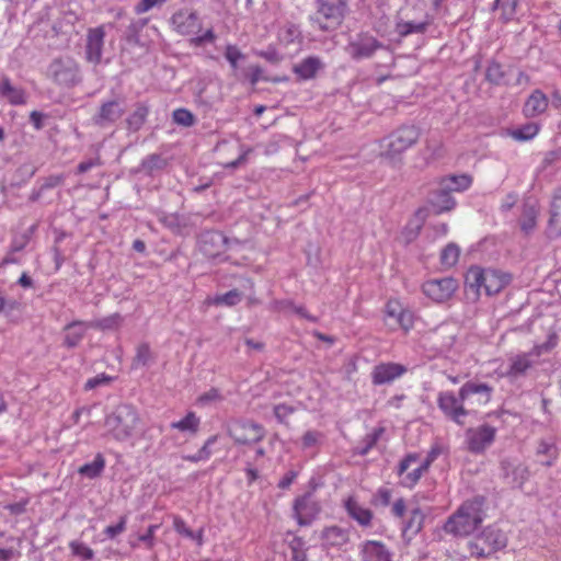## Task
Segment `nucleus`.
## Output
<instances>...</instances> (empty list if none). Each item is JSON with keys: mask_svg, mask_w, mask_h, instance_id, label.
Wrapping results in <instances>:
<instances>
[{"mask_svg": "<svg viewBox=\"0 0 561 561\" xmlns=\"http://www.w3.org/2000/svg\"><path fill=\"white\" fill-rule=\"evenodd\" d=\"M546 233L550 239L561 236V195L553 196L551 201Z\"/></svg>", "mask_w": 561, "mask_h": 561, "instance_id": "c756f323", "label": "nucleus"}, {"mask_svg": "<svg viewBox=\"0 0 561 561\" xmlns=\"http://www.w3.org/2000/svg\"><path fill=\"white\" fill-rule=\"evenodd\" d=\"M559 456L558 447L552 440L541 439L536 448V457L539 463L551 467L556 463Z\"/></svg>", "mask_w": 561, "mask_h": 561, "instance_id": "7c9ffc66", "label": "nucleus"}, {"mask_svg": "<svg viewBox=\"0 0 561 561\" xmlns=\"http://www.w3.org/2000/svg\"><path fill=\"white\" fill-rule=\"evenodd\" d=\"M167 2V0H140L134 8L136 14H142L154 7H161Z\"/></svg>", "mask_w": 561, "mask_h": 561, "instance_id": "5fc2aeb1", "label": "nucleus"}, {"mask_svg": "<svg viewBox=\"0 0 561 561\" xmlns=\"http://www.w3.org/2000/svg\"><path fill=\"white\" fill-rule=\"evenodd\" d=\"M170 426L171 428L194 435L198 431L199 419L194 412H188L185 417L180 421L172 422Z\"/></svg>", "mask_w": 561, "mask_h": 561, "instance_id": "f704fd0d", "label": "nucleus"}, {"mask_svg": "<svg viewBox=\"0 0 561 561\" xmlns=\"http://www.w3.org/2000/svg\"><path fill=\"white\" fill-rule=\"evenodd\" d=\"M225 57L229 61L231 68L236 70L238 68L239 60L243 59L244 55L237 46L228 45L225 50Z\"/></svg>", "mask_w": 561, "mask_h": 561, "instance_id": "3c124183", "label": "nucleus"}, {"mask_svg": "<svg viewBox=\"0 0 561 561\" xmlns=\"http://www.w3.org/2000/svg\"><path fill=\"white\" fill-rule=\"evenodd\" d=\"M459 260V248H443L440 263L444 267H453Z\"/></svg>", "mask_w": 561, "mask_h": 561, "instance_id": "49530a36", "label": "nucleus"}, {"mask_svg": "<svg viewBox=\"0 0 561 561\" xmlns=\"http://www.w3.org/2000/svg\"><path fill=\"white\" fill-rule=\"evenodd\" d=\"M323 434L319 431H307L301 437L304 450L317 448L323 440Z\"/></svg>", "mask_w": 561, "mask_h": 561, "instance_id": "ea45409f", "label": "nucleus"}, {"mask_svg": "<svg viewBox=\"0 0 561 561\" xmlns=\"http://www.w3.org/2000/svg\"><path fill=\"white\" fill-rule=\"evenodd\" d=\"M401 306L397 301H389L386 306V316L388 319L393 320L396 323L400 312H402Z\"/></svg>", "mask_w": 561, "mask_h": 561, "instance_id": "774afa93", "label": "nucleus"}, {"mask_svg": "<svg viewBox=\"0 0 561 561\" xmlns=\"http://www.w3.org/2000/svg\"><path fill=\"white\" fill-rule=\"evenodd\" d=\"M317 11L310 15L311 25L319 31L336 30L343 22L348 0H316Z\"/></svg>", "mask_w": 561, "mask_h": 561, "instance_id": "6e6552de", "label": "nucleus"}, {"mask_svg": "<svg viewBox=\"0 0 561 561\" xmlns=\"http://www.w3.org/2000/svg\"><path fill=\"white\" fill-rule=\"evenodd\" d=\"M217 39V35L213 27H208L202 34L194 35L190 38V44L195 47H202L206 44H214Z\"/></svg>", "mask_w": 561, "mask_h": 561, "instance_id": "37998d69", "label": "nucleus"}, {"mask_svg": "<svg viewBox=\"0 0 561 561\" xmlns=\"http://www.w3.org/2000/svg\"><path fill=\"white\" fill-rule=\"evenodd\" d=\"M44 75L47 80L62 90L72 89L83 81L81 66L70 55H59L53 58Z\"/></svg>", "mask_w": 561, "mask_h": 561, "instance_id": "7ed1b4c3", "label": "nucleus"}, {"mask_svg": "<svg viewBox=\"0 0 561 561\" xmlns=\"http://www.w3.org/2000/svg\"><path fill=\"white\" fill-rule=\"evenodd\" d=\"M106 25L90 27L87 31L84 58L87 62L94 66L100 65L103 56L104 39Z\"/></svg>", "mask_w": 561, "mask_h": 561, "instance_id": "f3484780", "label": "nucleus"}, {"mask_svg": "<svg viewBox=\"0 0 561 561\" xmlns=\"http://www.w3.org/2000/svg\"><path fill=\"white\" fill-rule=\"evenodd\" d=\"M70 549L75 556H77L85 561L92 560L94 557L93 550L82 542L72 541L70 543Z\"/></svg>", "mask_w": 561, "mask_h": 561, "instance_id": "8fccbe9b", "label": "nucleus"}, {"mask_svg": "<svg viewBox=\"0 0 561 561\" xmlns=\"http://www.w3.org/2000/svg\"><path fill=\"white\" fill-rule=\"evenodd\" d=\"M147 20H133L127 26L124 37L128 43H138L139 33L146 26Z\"/></svg>", "mask_w": 561, "mask_h": 561, "instance_id": "a19ab883", "label": "nucleus"}, {"mask_svg": "<svg viewBox=\"0 0 561 561\" xmlns=\"http://www.w3.org/2000/svg\"><path fill=\"white\" fill-rule=\"evenodd\" d=\"M300 37L299 28L294 24L285 25L279 32V38L286 45L294 43Z\"/></svg>", "mask_w": 561, "mask_h": 561, "instance_id": "09e8293b", "label": "nucleus"}, {"mask_svg": "<svg viewBox=\"0 0 561 561\" xmlns=\"http://www.w3.org/2000/svg\"><path fill=\"white\" fill-rule=\"evenodd\" d=\"M0 96L12 105H23L27 101V94L24 89L14 85L7 76L0 78Z\"/></svg>", "mask_w": 561, "mask_h": 561, "instance_id": "393cba45", "label": "nucleus"}, {"mask_svg": "<svg viewBox=\"0 0 561 561\" xmlns=\"http://www.w3.org/2000/svg\"><path fill=\"white\" fill-rule=\"evenodd\" d=\"M538 215V203L531 197L526 198L522 205V214L518 219V226L523 234L529 236L535 231Z\"/></svg>", "mask_w": 561, "mask_h": 561, "instance_id": "4be33fe9", "label": "nucleus"}, {"mask_svg": "<svg viewBox=\"0 0 561 561\" xmlns=\"http://www.w3.org/2000/svg\"><path fill=\"white\" fill-rule=\"evenodd\" d=\"M419 461V455L417 454H409L407 455L399 463L398 466V474L401 478V484L405 488H413L421 477L427 471V469H423V465L420 463L417 467L413 468L410 472L404 474L413 463H416Z\"/></svg>", "mask_w": 561, "mask_h": 561, "instance_id": "412c9836", "label": "nucleus"}, {"mask_svg": "<svg viewBox=\"0 0 561 561\" xmlns=\"http://www.w3.org/2000/svg\"><path fill=\"white\" fill-rule=\"evenodd\" d=\"M556 345V340L550 336L547 342L535 345L529 352L519 353L510 358V366L503 377L516 379L525 376L527 371L537 364V358L550 352Z\"/></svg>", "mask_w": 561, "mask_h": 561, "instance_id": "9d476101", "label": "nucleus"}, {"mask_svg": "<svg viewBox=\"0 0 561 561\" xmlns=\"http://www.w3.org/2000/svg\"><path fill=\"white\" fill-rule=\"evenodd\" d=\"M294 408L287 404H277L274 408V415L280 423H286L287 417L293 414Z\"/></svg>", "mask_w": 561, "mask_h": 561, "instance_id": "13d9d810", "label": "nucleus"}, {"mask_svg": "<svg viewBox=\"0 0 561 561\" xmlns=\"http://www.w3.org/2000/svg\"><path fill=\"white\" fill-rule=\"evenodd\" d=\"M173 527L178 534H180L184 537H187V538L194 537V531L187 527V525L181 517H174Z\"/></svg>", "mask_w": 561, "mask_h": 561, "instance_id": "0e129e2a", "label": "nucleus"}, {"mask_svg": "<svg viewBox=\"0 0 561 561\" xmlns=\"http://www.w3.org/2000/svg\"><path fill=\"white\" fill-rule=\"evenodd\" d=\"M165 160L157 153L149 154L146 159L142 160L141 167L147 172L151 173L154 170H160L164 168Z\"/></svg>", "mask_w": 561, "mask_h": 561, "instance_id": "de8ad7c7", "label": "nucleus"}, {"mask_svg": "<svg viewBox=\"0 0 561 561\" xmlns=\"http://www.w3.org/2000/svg\"><path fill=\"white\" fill-rule=\"evenodd\" d=\"M539 131V126L536 123H528L514 129L511 136L518 141H527L533 139Z\"/></svg>", "mask_w": 561, "mask_h": 561, "instance_id": "4c0bfd02", "label": "nucleus"}, {"mask_svg": "<svg viewBox=\"0 0 561 561\" xmlns=\"http://www.w3.org/2000/svg\"><path fill=\"white\" fill-rule=\"evenodd\" d=\"M343 506L347 515L362 527H370L374 518L373 512L364 507L355 496L344 500Z\"/></svg>", "mask_w": 561, "mask_h": 561, "instance_id": "5701e85b", "label": "nucleus"}, {"mask_svg": "<svg viewBox=\"0 0 561 561\" xmlns=\"http://www.w3.org/2000/svg\"><path fill=\"white\" fill-rule=\"evenodd\" d=\"M112 380V377L105 375V374H101V375H98L93 378H90L88 379V381L85 382L84 385V389L85 390H92L94 388H98L100 386H105V385H108Z\"/></svg>", "mask_w": 561, "mask_h": 561, "instance_id": "4d7b16f0", "label": "nucleus"}, {"mask_svg": "<svg viewBox=\"0 0 561 561\" xmlns=\"http://www.w3.org/2000/svg\"><path fill=\"white\" fill-rule=\"evenodd\" d=\"M507 546V536L494 525L485 527L467 542L469 553L473 558H490Z\"/></svg>", "mask_w": 561, "mask_h": 561, "instance_id": "423d86ee", "label": "nucleus"}, {"mask_svg": "<svg viewBox=\"0 0 561 561\" xmlns=\"http://www.w3.org/2000/svg\"><path fill=\"white\" fill-rule=\"evenodd\" d=\"M423 518H424V516L420 510H417V508L413 510L411 513V517L405 525V530H410L412 533H419L422 528Z\"/></svg>", "mask_w": 561, "mask_h": 561, "instance_id": "864d4df0", "label": "nucleus"}, {"mask_svg": "<svg viewBox=\"0 0 561 561\" xmlns=\"http://www.w3.org/2000/svg\"><path fill=\"white\" fill-rule=\"evenodd\" d=\"M123 318L118 313H114L99 321L98 325L101 329H114L121 325Z\"/></svg>", "mask_w": 561, "mask_h": 561, "instance_id": "bf43d9fd", "label": "nucleus"}, {"mask_svg": "<svg viewBox=\"0 0 561 561\" xmlns=\"http://www.w3.org/2000/svg\"><path fill=\"white\" fill-rule=\"evenodd\" d=\"M89 324L83 321H73L65 327V344L68 347L77 346L83 339Z\"/></svg>", "mask_w": 561, "mask_h": 561, "instance_id": "473e14b6", "label": "nucleus"}, {"mask_svg": "<svg viewBox=\"0 0 561 561\" xmlns=\"http://www.w3.org/2000/svg\"><path fill=\"white\" fill-rule=\"evenodd\" d=\"M220 400H222V396L216 388H211L210 390L206 391L198 398V402L201 404H208Z\"/></svg>", "mask_w": 561, "mask_h": 561, "instance_id": "e2e57ef3", "label": "nucleus"}, {"mask_svg": "<svg viewBox=\"0 0 561 561\" xmlns=\"http://www.w3.org/2000/svg\"><path fill=\"white\" fill-rule=\"evenodd\" d=\"M106 434L117 442H127L142 432V422L130 404L118 405L105 419Z\"/></svg>", "mask_w": 561, "mask_h": 561, "instance_id": "f03ea898", "label": "nucleus"}, {"mask_svg": "<svg viewBox=\"0 0 561 561\" xmlns=\"http://www.w3.org/2000/svg\"><path fill=\"white\" fill-rule=\"evenodd\" d=\"M320 539L325 547L342 548L350 540V531L336 525L329 526L322 529Z\"/></svg>", "mask_w": 561, "mask_h": 561, "instance_id": "a878e982", "label": "nucleus"}, {"mask_svg": "<svg viewBox=\"0 0 561 561\" xmlns=\"http://www.w3.org/2000/svg\"><path fill=\"white\" fill-rule=\"evenodd\" d=\"M505 77V72L500 62L495 60H491L485 70V79L491 84L500 85L502 84Z\"/></svg>", "mask_w": 561, "mask_h": 561, "instance_id": "e433bc0d", "label": "nucleus"}, {"mask_svg": "<svg viewBox=\"0 0 561 561\" xmlns=\"http://www.w3.org/2000/svg\"><path fill=\"white\" fill-rule=\"evenodd\" d=\"M321 504L312 491L297 496L293 503V516L300 526H309L321 513Z\"/></svg>", "mask_w": 561, "mask_h": 561, "instance_id": "f8f14e48", "label": "nucleus"}, {"mask_svg": "<svg viewBox=\"0 0 561 561\" xmlns=\"http://www.w3.org/2000/svg\"><path fill=\"white\" fill-rule=\"evenodd\" d=\"M432 24V18L424 5H407L396 16L394 31L401 37L411 34H424Z\"/></svg>", "mask_w": 561, "mask_h": 561, "instance_id": "0eeeda50", "label": "nucleus"}, {"mask_svg": "<svg viewBox=\"0 0 561 561\" xmlns=\"http://www.w3.org/2000/svg\"><path fill=\"white\" fill-rule=\"evenodd\" d=\"M442 454V448L438 445L432 446L430 451L426 455V458L421 462L423 465V469H427L431 467V465L438 458V456Z\"/></svg>", "mask_w": 561, "mask_h": 561, "instance_id": "69168bd1", "label": "nucleus"}, {"mask_svg": "<svg viewBox=\"0 0 561 561\" xmlns=\"http://www.w3.org/2000/svg\"><path fill=\"white\" fill-rule=\"evenodd\" d=\"M125 114V104L123 100L113 99L104 101L98 112L92 116L94 125L105 128L122 118Z\"/></svg>", "mask_w": 561, "mask_h": 561, "instance_id": "a211bd4d", "label": "nucleus"}, {"mask_svg": "<svg viewBox=\"0 0 561 561\" xmlns=\"http://www.w3.org/2000/svg\"><path fill=\"white\" fill-rule=\"evenodd\" d=\"M105 468V458L102 454H96L93 461L84 463L78 469V473L82 477L94 479L101 476Z\"/></svg>", "mask_w": 561, "mask_h": 561, "instance_id": "72a5a7b5", "label": "nucleus"}, {"mask_svg": "<svg viewBox=\"0 0 561 561\" xmlns=\"http://www.w3.org/2000/svg\"><path fill=\"white\" fill-rule=\"evenodd\" d=\"M324 69V62L318 56H308L300 62L294 65L293 72L300 80H311L317 73Z\"/></svg>", "mask_w": 561, "mask_h": 561, "instance_id": "b1692460", "label": "nucleus"}, {"mask_svg": "<svg viewBox=\"0 0 561 561\" xmlns=\"http://www.w3.org/2000/svg\"><path fill=\"white\" fill-rule=\"evenodd\" d=\"M242 299V294L238 289L229 290L224 295H217L209 300L210 304L214 305H224L227 307H233L238 305Z\"/></svg>", "mask_w": 561, "mask_h": 561, "instance_id": "58836bf2", "label": "nucleus"}, {"mask_svg": "<svg viewBox=\"0 0 561 561\" xmlns=\"http://www.w3.org/2000/svg\"><path fill=\"white\" fill-rule=\"evenodd\" d=\"M518 0H496V5H500L502 9V15L505 21H510L516 11Z\"/></svg>", "mask_w": 561, "mask_h": 561, "instance_id": "603ef678", "label": "nucleus"}, {"mask_svg": "<svg viewBox=\"0 0 561 561\" xmlns=\"http://www.w3.org/2000/svg\"><path fill=\"white\" fill-rule=\"evenodd\" d=\"M173 122L178 125L191 127L195 124V116L186 108H178L172 113Z\"/></svg>", "mask_w": 561, "mask_h": 561, "instance_id": "c03bdc74", "label": "nucleus"}, {"mask_svg": "<svg viewBox=\"0 0 561 561\" xmlns=\"http://www.w3.org/2000/svg\"><path fill=\"white\" fill-rule=\"evenodd\" d=\"M363 561H391L392 554L387 547L375 540H368L362 547Z\"/></svg>", "mask_w": 561, "mask_h": 561, "instance_id": "cd10ccee", "label": "nucleus"}, {"mask_svg": "<svg viewBox=\"0 0 561 561\" xmlns=\"http://www.w3.org/2000/svg\"><path fill=\"white\" fill-rule=\"evenodd\" d=\"M426 297L435 302L449 300L458 289V282L453 277L434 278L425 282L422 286Z\"/></svg>", "mask_w": 561, "mask_h": 561, "instance_id": "2eb2a0df", "label": "nucleus"}, {"mask_svg": "<svg viewBox=\"0 0 561 561\" xmlns=\"http://www.w3.org/2000/svg\"><path fill=\"white\" fill-rule=\"evenodd\" d=\"M500 469L503 481L513 488H522L529 478L528 467L516 459H503Z\"/></svg>", "mask_w": 561, "mask_h": 561, "instance_id": "6ab92c4d", "label": "nucleus"}, {"mask_svg": "<svg viewBox=\"0 0 561 561\" xmlns=\"http://www.w3.org/2000/svg\"><path fill=\"white\" fill-rule=\"evenodd\" d=\"M549 105L547 95L539 89L533 91V93L526 100L523 113L526 117H537L543 114Z\"/></svg>", "mask_w": 561, "mask_h": 561, "instance_id": "bb28decb", "label": "nucleus"}, {"mask_svg": "<svg viewBox=\"0 0 561 561\" xmlns=\"http://www.w3.org/2000/svg\"><path fill=\"white\" fill-rule=\"evenodd\" d=\"M430 203L436 213L449 211L456 206V201L450 191L445 190L438 182V186L430 195Z\"/></svg>", "mask_w": 561, "mask_h": 561, "instance_id": "c85d7f7f", "label": "nucleus"}, {"mask_svg": "<svg viewBox=\"0 0 561 561\" xmlns=\"http://www.w3.org/2000/svg\"><path fill=\"white\" fill-rule=\"evenodd\" d=\"M438 182L453 194L468 190L472 184V178L469 174H451L442 178Z\"/></svg>", "mask_w": 561, "mask_h": 561, "instance_id": "2f4dec72", "label": "nucleus"}, {"mask_svg": "<svg viewBox=\"0 0 561 561\" xmlns=\"http://www.w3.org/2000/svg\"><path fill=\"white\" fill-rule=\"evenodd\" d=\"M126 529V517L122 516L116 525H110L104 529V534L107 538H115L116 536L124 533Z\"/></svg>", "mask_w": 561, "mask_h": 561, "instance_id": "6e6d98bb", "label": "nucleus"}, {"mask_svg": "<svg viewBox=\"0 0 561 561\" xmlns=\"http://www.w3.org/2000/svg\"><path fill=\"white\" fill-rule=\"evenodd\" d=\"M493 388L484 382L467 381L459 389L458 396L453 391L438 394L437 404L443 413L459 425L463 419L490 402Z\"/></svg>", "mask_w": 561, "mask_h": 561, "instance_id": "f257e3e1", "label": "nucleus"}, {"mask_svg": "<svg viewBox=\"0 0 561 561\" xmlns=\"http://www.w3.org/2000/svg\"><path fill=\"white\" fill-rule=\"evenodd\" d=\"M216 442V437L215 436H211L209 437L206 443L204 444V446L195 454V455H192V456H184L183 458L187 461H191V462H198V461H202V460H207L210 455H211V451L209 449V447Z\"/></svg>", "mask_w": 561, "mask_h": 561, "instance_id": "a18cd8bd", "label": "nucleus"}, {"mask_svg": "<svg viewBox=\"0 0 561 561\" xmlns=\"http://www.w3.org/2000/svg\"><path fill=\"white\" fill-rule=\"evenodd\" d=\"M152 358L151 351L148 344H140L137 347V353L133 359V367L138 368L141 366H147Z\"/></svg>", "mask_w": 561, "mask_h": 561, "instance_id": "79ce46f5", "label": "nucleus"}, {"mask_svg": "<svg viewBox=\"0 0 561 561\" xmlns=\"http://www.w3.org/2000/svg\"><path fill=\"white\" fill-rule=\"evenodd\" d=\"M170 22L173 30L182 36L193 37L203 31V23L198 13L187 8L174 12Z\"/></svg>", "mask_w": 561, "mask_h": 561, "instance_id": "ddd939ff", "label": "nucleus"}, {"mask_svg": "<svg viewBox=\"0 0 561 561\" xmlns=\"http://www.w3.org/2000/svg\"><path fill=\"white\" fill-rule=\"evenodd\" d=\"M257 56L264 58L273 65H277L282 61V56L275 48L268 47L266 50H260L256 53Z\"/></svg>", "mask_w": 561, "mask_h": 561, "instance_id": "052dcab7", "label": "nucleus"}, {"mask_svg": "<svg viewBox=\"0 0 561 561\" xmlns=\"http://www.w3.org/2000/svg\"><path fill=\"white\" fill-rule=\"evenodd\" d=\"M408 371L407 367L399 363H380L373 368L371 382L375 386L390 383L402 377Z\"/></svg>", "mask_w": 561, "mask_h": 561, "instance_id": "aec40b11", "label": "nucleus"}, {"mask_svg": "<svg viewBox=\"0 0 561 561\" xmlns=\"http://www.w3.org/2000/svg\"><path fill=\"white\" fill-rule=\"evenodd\" d=\"M483 500L476 497L465 502L446 522V533L468 536L483 522Z\"/></svg>", "mask_w": 561, "mask_h": 561, "instance_id": "20e7f679", "label": "nucleus"}, {"mask_svg": "<svg viewBox=\"0 0 561 561\" xmlns=\"http://www.w3.org/2000/svg\"><path fill=\"white\" fill-rule=\"evenodd\" d=\"M383 47V44L375 36L368 33H360L348 43L346 50L353 59L360 60L373 57L378 49Z\"/></svg>", "mask_w": 561, "mask_h": 561, "instance_id": "dca6fc26", "label": "nucleus"}, {"mask_svg": "<svg viewBox=\"0 0 561 561\" xmlns=\"http://www.w3.org/2000/svg\"><path fill=\"white\" fill-rule=\"evenodd\" d=\"M228 434L239 445H253L266 434L263 425L248 419H236L228 423Z\"/></svg>", "mask_w": 561, "mask_h": 561, "instance_id": "9b49d317", "label": "nucleus"}, {"mask_svg": "<svg viewBox=\"0 0 561 561\" xmlns=\"http://www.w3.org/2000/svg\"><path fill=\"white\" fill-rule=\"evenodd\" d=\"M374 503L376 505L387 506L391 501V491L386 488H381L374 495Z\"/></svg>", "mask_w": 561, "mask_h": 561, "instance_id": "680f3d73", "label": "nucleus"}, {"mask_svg": "<svg viewBox=\"0 0 561 561\" xmlns=\"http://www.w3.org/2000/svg\"><path fill=\"white\" fill-rule=\"evenodd\" d=\"M420 131L414 126H401L380 141V154L390 160L400 157L405 150L416 144Z\"/></svg>", "mask_w": 561, "mask_h": 561, "instance_id": "1a4fd4ad", "label": "nucleus"}, {"mask_svg": "<svg viewBox=\"0 0 561 561\" xmlns=\"http://www.w3.org/2000/svg\"><path fill=\"white\" fill-rule=\"evenodd\" d=\"M149 110L144 104H138L135 111L126 118L127 128L137 131L145 124Z\"/></svg>", "mask_w": 561, "mask_h": 561, "instance_id": "c9c22d12", "label": "nucleus"}, {"mask_svg": "<svg viewBox=\"0 0 561 561\" xmlns=\"http://www.w3.org/2000/svg\"><path fill=\"white\" fill-rule=\"evenodd\" d=\"M465 436L467 448L473 454H481L493 444L496 428L489 424H482L468 428Z\"/></svg>", "mask_w": 561, "mask_h": 561, "instance_id": "4468645a", "label": "nucleus"}, {"mask_svg": "<svg viewBox=\"0 0 561 561\" xmlns=\"http://www.w3.org/2000/svg\"><path fill=\"white\" fill-rule=\"evenodd\" d=\"M511 279V275L502 271L471 266L465 276V284L477 296H480L482 290L485 295L492 296L506 287Z\"/></svg>", "mask_w": 561, "mask_h": 561, "instance_id": "39448f33", "label": "nucleus"}, {"mask_svg": "<svg viewBox=\"0 0 561 561\" xmlns=\"http://www.w3.org/2000/svg\"><path fill=\"white\" fill-rule=\"evenodd\" d=\"M394 324H398L403 330L408 331L413 325V314L410 311L402 310Z\"/></svg>", "mask_w": 561, "mask_h": 561, "instance_id": "338daca9", "label": "nucleus"}]
</instances>
